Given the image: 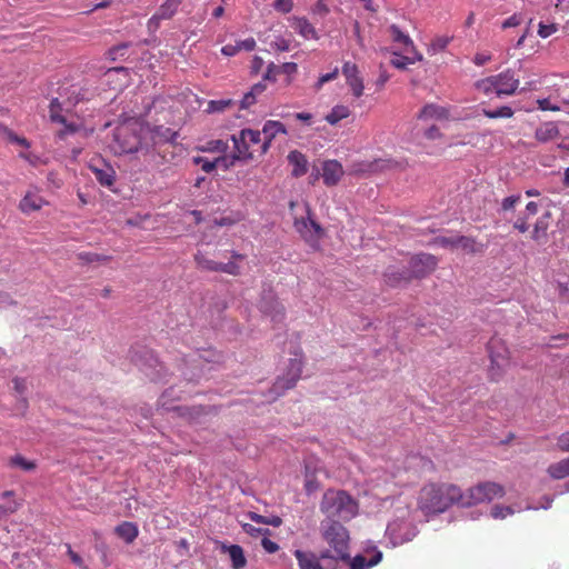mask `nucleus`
Instances as JSON below:
<instances>
[{"label": "nucleus", "instance_id": "36", "mask_svg": "<svg viewBox=\"0 0 569 569\" xmlns=\"http://www.w3.org/2000/svg\"><path fill=\"white\" fill-rule=\"evenodd\" d=\"M482 113L490 119L511 118L513 110L508 106H501L496 110L482 109Z\"/></svg>", "mask_w": 569, "mask_h": 569}, {"label": "nucleus", "instance_id": "49", "mask_svg": "<svg viewBox=\"0 0 569 569\" xmlns=\"http://www.w3.org/2000/svg\"><path fill=\"white\" fill-rule=\"evenodd\" d=\"M218 271L219 272H224V273H228V274H232V276H237L240 272V268L233 261H229L227 263L219 262Z\"/></svg>", "mask_w": 569, "mask_h": 569}, {"label": "nucleus", "instance_id": "32", "mask_svg": "<svg viewBox=\"0 0 569 569\" xmlns=\"http://www.w3.org/2000/svg\"><path fill=\"white\" fill-rule=\"evenodd\" d=\"M349 108L342 104L335 106L331 111L325 117L326 121L330 124H337L340 120L349 117Z\"/></svg>", "mask_w": 569, "mask_h": 569}, {"label": "nucleus", "instance_id": "16", "mask_svg": "<svg viewBox=\"0 0 569 569\" xmlns=\"http://www.w3.org/2000/svg\"><path fill=\"white\" fill-rule=\"evenodd\" d=\"M342 74L346 77L347 84L351 88L356 98H360L363 93V81L359 77L358 67L356 63L347 61L342 66Z\"/></svg>", "mask_w": 569, "mask_h": 569}, {"label": "nucleus", "instance_id": "19", "mask_svg": "<svg viewBox=\"0 0 569 569\" xmlns=\"http://www.w3.org/2000/svg\"><path fill=\"white\" fill-rule=\"evenodd\" d=\"M385 282L390 287H398L408 282L413 276L410 274V268L388 267L385 271Z\"/></svg>", "mask_w": 569, "mask_h": 569}, {"label": "nucleus", "instance_id": "6", "mask_svg": "<svg viewBox=\"0 0 569 569\" xmlns=\"http://www.w3.org/2000/svg\"><path fill=\"white\" fill-rule=\"evenodd\" d=\"M302 372L301 358L297 356L289 360L287 373L283 377H279L273 386L264 395L266 402H272L280 397L286 390L291 389L296 386L300 379Z\"/></svg>", "mask_w": 569, "mask_h": 569}, {"label": "nucleus", "instance_id": "41", "mask_svg": "<svg viewBox=\"0 0 569 569\" xmlns=\"http://www.w3.org/2000/svg\"><path fill=\"white\" fill-rule=\"evenodd\" d=\"M10 465L12 467L20 468V469H22L24 471H31V470H33L36 468V463L33 461L27 460L21 455H16L14 457H12L10 459Z\"/></svg>", "mask_w": 569, "mask_h": 569}, {"label": "nucleus", "instance_id": "40", "mask_svg": "<svg viewBox=\"0 0 569 569\" xmlns=\"http://www.w3.org/2000/svg\"><path fill=\"white\" fill-rule=\"evenodd\" d=\"M451 40H452V37L438 36L431 41L429 51L432 53L440 52L447 48V46L451 42Z\"/></svg>", "mask_w": 569, "mask_h": 569}, {"label": "nucleus", "instance_id": "42", "mask_svg": "<svg viewBox=\"0 0 569 569\" xmlns=\"http://www.w3.org/2000/svg\"><path fill=\"white\" fill-rule=\"evenodd\" d=\"M515 510L509 506L496 505L490 510V517L493 519H505L513 515Z\"/></svg>", "mask_w": 569, "mask_h": 569}, {"label": "nucleus", "instance_id": "44", "mask_svg": "<svg viewBox=\"0 0 569 569\" xmlns=\"http://www.w3.org/2000/svg\"><path fill=\"white\" fill-rule=\"evenodd\" d=\"M237 161L241 160L236 154L220 156L216 158L217 168H221L222 170H229Z\"/></svg>", "mask_w": 569, "mask_h": 569}, {"label": "nucleus", "instance_id": "55", "mask_svg": "<svg viewBox=\"0 0 569 569\" xmlns=\"http://www.w3.org/2000/svg\"><path fill=\"white\" fill-rule=\"evenodd\" d=\"M521 22H522V16L519 13H513L511 17H509L508 19H506L502 22L501 28L509 29V28L518 27Z\"/></svg>", "mask_w": 569, "mask_h": 569}, {"label": "nucleus", "instance_id": "29", "mask_svg": "<svg viewBox=\"0 0 569 569\" xmlns=\"http://www.w3.org/2000/svg\"><path fill=\"white\" fill-rule=\"evenodd\" d=\"M226 551L228 552L233 569H241L246 566V557L243 553V549L239 545H231L228 547H223Z\"/></svg>", "mask_w": 569, "mask_h": 569}, {"label": "nucleus", "instance_id": "24", "mask_svg": "<svg viewBox=\"0 0 569 569\" xmlns=\"http://www.w3.org/2000/svg\"><path fill=\"white\" fill-rule=\"evenodd\" d=\"M560 134L558 126L556 122L549 121L542 123L539 128L536 129L535 138L539 142H548L556 138H558Z\"/></svg>", "mask_w": 569, "mask_h": 569}, {"label": "nucleus", "instance_id": "25", "mask_svg": "<svg viewBox=\"0 0 569 569\" xmlns=\"http://www.w3.org/2000/svg\"><path fill=\"white\" fill-rule=\"evenodd\" d=\"M181 0H166L158 11L150 18V23L156 20H167L178 11Z\"/></svg>", "mask_w": 569, "mask_h": 569}, {"label": "nucleus", "instance_id": "53", "mask_svg": "<svg viewBox=\"0 0 569 569\" xmlns=\"http://www.w3.org/2000/svg\"><path fill=\"white\" fill-rule=\"evenodd\" d=\"M0 137L10 143L17 140L18 134L3 123H0Z\"/></svg>", "mask_w": 569, "mask_h": 569}, {"label": "nucleus", "instance_id": "31", "mask_svg": "<svg viewBox=\"0 0 569 569\" xmlns=\"http://www.w3.org/2000/svg\"><path fill=\"white\" fill-rule=\"evenodd\" d=\"M548 473L555 479H562L569 476V457L548 467Z\"/></svg>", "mask_w": 569, "mask_h": 569}, {"label": "nucleus", "instance_id": "2", "mask_svg": "<svg viewBox=\"0 0 569 569\" xmlns=\"http://www.w3.org/2000/svg\"><path fill=\"white\" fill-rule=\"evenodd\" d=\"M320 536L328 546L320 551V558H323V561H330L337 566L339 561L350 560V535L340 521L323 519L320 522Z\"/></svg>", "mask_w": 569, "mask_h": 569}, {"label": "nucleus", "instance_id": "12", "mask_svg": "<svg viewBox=\"0 0 569 569\" xmlns=\"http://www.w3.org/2000/svg\"><path fill=\"white\" fill-rule=\"evenodd\" d=\"M437 263L435 256L422 252L411 257L408 266L413 278H423L435 270Z\"/></svg>", "mask_w": 569, "mask_h": 569}, {"label": "nucleus", "instance_id": "8", "mask_svg": "<svg viewBox=\"0 0 569 569\" xmlns=\"http://www.w3.org/2000/svg\"><path fill=\"white\" fill-rule=\"evenodd\" d=\"M131 361L134 362L146 375L151 379L160 376L162 365L154 355V352L146 347H138L130 350Z\"/></svg>", "mask_w": 569, "mask_h": 569}, {"label": "nucleus", "instance_id": "35", "mask_svg": "<svg viewBox=\"0 0 569 569\" xmlns=\"http://www.w3.org/2000/svg\"><path fill=\"white\" fill-rule=\"evenodd\" d=\"M191 160L193 164L200 166L201 170L206 173H212L217 169L216 158L210 160L207 157L194 156Z\"/></svg>", "mask_w": 569, "mask_h": 569}, {"label": "nucleus", "instance_id": "48", "mask_svg": "<svg viewBox=\"0 0 569 569\" xmlns=\"http://www.w3.org/2000/svg\"><path fill=\"white\" fill-rule=\"evenodd\" d=\"M128 48H129L128 43H120L118 46L112 47L108 52L109 58L113 61L119 58H122L126 54Z\"/></svg>", "mask_w": 569, "mask_h": 569}, {"label": "nucleus", "instance_id": "47", "mask_svg": "<svg viewBox=\"0 0 569 569\" xmlns=\"http://www.w3.org/2000/svg\"><path fill=\"white\" fill-rule=\"evenodd\" d=\"M271 47L281 52H288L291 49V41L283 37H277L274 41L271 42Z\"/></svg>", "mask_w": 569, "mask_h": 569}, {"label": "nucleus", "instance_id": "39", "mask_svg": "<svg viewBox=\"0 0 569 569\" xmlns=\"http://www.w3.org/2000/svg\"><path fill=\"white\" fill-rule=\"evenodd\" d=\"M228 148H229L228 142L217 139V140L208 141L204 147L200 148V150L204 151V152L224 153L228 150Z\"/></svg>", "mask_w": 569, "mask_h": 569}, {"label": "nucleus", "instance_id": "28", "mask_svg": "<svg viewBox=\"0 0 569 569\" xmlns=\"http://www.w3.org/2000/svg\"><path fill=\"white\" fill-rule=\"evenodd\" d=\"M293 29L305 39H318L315 27L306 18H296Z\"/></svg>", "mask_w": 569, "mask_h": 569}, {"label": "nucleus", "instance_id": "15", "mask_svg": "<svg viewBox=\"0 0 569 569\" xmlns=\"http://www.w3.org/2000/svg\"><path fill=\"white\" fill-rule=\"evenodd\" d=\"M261 133L263 134V141L260 144V156H263L269 151L272 140L277 137V134H287L288 131L282 122L276 120H267L263 123Z\"/></svg>", "mask_w": 569, "mask_h": 569}, {"label": "nucleus", "instance_id": "26", "mask_svg": "<svg viewBox=\"0 0 569 569\" xmlns=\"http://www.w3.org/2000/svg\"><path fill=\"white\" fill-rule=\"evenodd\" d=\"M44 200L36 192H27L20 201V209L24 213H31L42 208Z\"/></svg>", "mask_w": 569, "mask_h": 569}, {"label": "nucleus", "instance_id": "30", "mask_svg": "<svg viewBox=\"0 0 569 569\" xmlns=\"http://www.w3.org/2000/svg\"><path fill=\"white\" fill-rule=\"evenodd\" d=\"M389 34L393 42L405 47L406 49H413V41L408 33H405L397 24L389 27Z\"/></svg>", "mask_w": 569, "mask_h": 569}, {"label": "nucleus", "instance_id": "52", "mask_svg": "<svg viewBox=\"0 0 569 569\" xmlns=\"http://www.w3.org/2000/svg\"><path fill=\"white\" fill-rule=\"evenodd\" d=\"M242 529L246 533H248L251 537H259L260 535L270 533L269 529L257 528L250 523L242 525Z\"/></svg>", "mask_w": 569, "mask_h": 569}, {"label": "nucleus", "instance_id": "43", "mask_svg": "<svg viewBox=\"0 0 569 569\" xmlns=\"http://www.w3.org/2000/svg\"><path fill=\"white\" fill-rule=\"evenodd\" d=\"M456 248H462L467 252L476 251V241L475 239L466 236H457L456 238Z\"/></svg>", "mask_w": 569, "mask_h": 569}, {"label": "nucleus", "instance_id": "7", "mask_svg": "<svg viewBox=\"0 0 569 569\" xmlns=\"http://www.w3.org/2000/svg\"><path fill=\"white\" fill-rule=\"evenodd\" d=\"M487 349L491 363L489 376L491 380L497 381L500 379L505 369L509 365V351L505 342L496 337L489 340Z\"/></svg>", "mask_w": 569, "mask_h": 569}, {"label": "nucleus", "instance_id": "18", "mask_svg": "<svg viewBox=\"0 0 569 569\" xmlns=\"http://www.w3.org/2000/svg\"><path fill=\"white\" fill-rule=\"evenodd\" d=\"M343 174V169L337 160H327L322 164V178L326 186H336Z\"/></svg>", "mask_w": 569, "mask_h": 569}, {"label": "nucleus", "instance_id": "5", "mask_svg": "<svg viewBox=\"0 0 569 569\" xmlns=\"http://www.w3.org/2000/svg\"><path fill=\"white\" fill-rule=\"evenodd\" d=\"M418 535V529L413 521L409 518V510L400 511L386 529V536L392 547L403 545L411 541Z\"/></svg>", "mask_w": 569, "mask_h": 569}, {"label": "nucleus", "instance_id": "4", "mask_svg": "<svg viewBox=\"0 0 569 569\" xmlns=\"http://www.w3.org/2000/svg\"><path fill=\"white\" fill-rule=\"evenodd\" d=\"M475 86L485 94L495 93L497 97L512 96L518 89L519 79L513 70L507 69L499 74L478 80Z\"/></svg>", "mask_w": 569, "mask_h": 569}, {"label": "nucleus", "instance_id": "1", "mask_svg": "<svg viewBox=\"0 0 569 569\" xmlns=\"http://www.w3.org/2000/svg\"><path fill=\"white\" fill-rule=\"evenodd\" d=\"M503 496V487L490 481L481 482L469 488L466 492L452 483L431 482L422 487L418 505L426 515H438L453 505L468 508L473 505L490 502Z\"/></svg>", "mask_w": 569, "mask_h": 569}, {"label": "nucleus", "instance_id": "13", "mask_svg": "<svg viewBox=\"0 0 569 569\" xmlns=\"http://www.w3.org/2000/svg\"><path fill=\"white\" fill-rule=\"evenodd\" d=\"M299 569H337V566L330 561H323L320 553L297 549L293 552Z\"/></svg>", "mask_w": 569, "mask_h": 569}, {"label": "nucleus", "instance_id": "27", "mask_svg": "<svg viewBox=\"0 0 569 569\" xmlns=\"http://www.w3.org/2000/svg\"><path fill=\"white\" fill-rule=\"evenodd\" d=\"M114 532L126 543H131L138 537L139 530L137 525H134L133 522L123 521L116 527Z\"/></svg>", "mask_w": 569, "mask_h": 569}, {"label": "nucleus", "instance_id": "58", "mask_svg": "<svg viewBox=\"0 0 569 569\" xmlns=\"http://www.w3.org/2000/svg\"><path fill=\"white\" fill-rule=\"evenodd\" d=\"M297 70H298V66L295 62H286V63H282L281 66H278V72L284 73L287 76L295 74L297 72Z\"/></svg>", "mask_w": 569, "mask_h": 569}, {"label": "nucleus", "instance_id": "45", "mask_svg": "<svg viewBox=\"0 0 569 569\" xmlns=\"http://www.w3.org/2000/svg\"><path fill=\"white\" fill-rule=\"evenodd\" d=\"M520 200L521 196L519 193L506 197L505 199H502L500 208L502 211H510L515 209V207L520 202Z\"/></svg>", "mask_w": 569, "mask_h": 569}, {"label": "nucleus", "instance_id": "11", "mask_svg": "<svg viewBox=\"0 0 569 569\" xmlns=\"http://www.w3.org/2000/svg\"><path fill=\"white\" fill-rule=\"evenodd\" d=\"M89 169L100 186L111 189L116 182V170L103 159H92Z\"/></svg>", "mask_w": 569, "mask_h": 569}, {"label": "nucleus", "instance_id": "56", "mask_svg": "<svg viewBox=\"0 0 569 569\" xmlns=\"http://www.w3.org/2000/svg\"><path fill=\"white\" fill-rule=\"evenodd\" d=\"M556 31H557V27L553 23H551V24H545L543 22L539 23L538 34L543 39L548 38Z\"/></svg>", "mask_w": 569, "mask_h": 569}, {"label": "nucleus", "instance_id": "61", "mask_svg": "<svg viewBox=\"0 0 569 569\" xmlns=\"http://www.w3.org/2000/svg\"><path fill=\"white\" fill-rule=\"evenodd\" d=\"M278 74H280L278 72V66L271 62L267 67V70L264 72V74H263V80L276 81Z\"/></svg>", "mask_w": 569, "mask_h": 569}, {"label": "nucleus", "instance_id": "37", "mask_svg": "<svg viewBox=\"0 0 569 569\" xmlns=\"http://www.w3.org/2000/svg\"><path fill=\"white\" fill-rule=\"evenodd\" d=\"M548 227V221H546L545 218H539L533 226L531 234L532 240L539 241L542 238L546 239Z\"/></svg>", "mask_w": 569, "mask_h": 569}, {"label": "nucleus", "instance_id": "22", "mask_svg": "<svg viewBox=\"0 0 569 569\" xmlns=\"http://www.w3.org/2000/svg\"><path fill=\"white\" fill-rule=\"evenodd\" d=\"M231 140L234 148L233 154H236L241 161H248L253 158L256 150L250 148L247 139L242 140L241 131L238 134H232Z\"/></svg>", "mask_w": 569, "mask_h": 569}, {"label": "nucleus", "instance_id": "14", "mask_svg": "<svg viewBox=\"0 0 569 569\" xmlns=\"http://www.w3.org/2000/svg\"><path fill=\"white\" fill-rule=\"evenodd\" d=\"M295 227L301 237L310 244L317 243L321 238L322 228L310 218L296 219Z\"/></svg>", "mask_w": 569, "mask_h": 569}, {"label": "nucleus", "instance_id": "20", "mask_svg": "<svg viewBox=\"0 0 569 569\" xmlns=\"http://www.w3.org/2000/svg\"><path fill=\"white\" fill-rule=\"evenodd\" d=\"M62 106L58 98H53L50 102V119L52 122L61 123L64 126L63 131L60 134L73 133L78 130L74 123L67 122L64 116L61 114Z\"/></svg>", "mask_w": 569, "mask_h": 569}, {"label": "nucleus", "instance_id": "34", "mask_svg": "<svg viewBox=\"0 0 569 569\" xmlns=\"http://www.w3.org/2000/svg\"><path fill=\"white\" fill-rule=\"evenodd\" d=\"M261 134L262 133L259 130H253V129H242L241 130L242 140L247 139L251 149H253V147L257 146V149H254V150H256V152H259V153H260V144L263 141L261 139Z\"/></svg>", "mask_w": 569, "mask_h": 569}, {"label": "nucleus", "instance_id": "62", "mask_svg": "<svg viewBox=\"0 0 569 569\" xmlns=\"http://www.w3.org/2000/svg\"><path fill=\"white\" fill-rule=\"evenodd\" d=\"M528 216H519L518 219L513 222V228L519 232L523 233L529 229L527 223Z\"/></svg>", "mask_w": 569, "mask_h": 569}, {"label": "nucleus", "instance_id": "46", "mask_svg": "<svg viewBox=\"0 0 569 569\" xmlns=\"http://www.w3.org/2000/svg\"><path fill=\"white\" fill-rule=\"evenodd\" d=\"M457 236H439L433 239V243L442 248H456Z\"/></svg>", "mask_w": 569, "mask_h": 569}, {"label": "nucleus", "instance_id": "64", "mask_svg": "<svg viewBox=\"0 0 569 569\" xmlns=\"http://www.w3.org/2000/svg\"><path fill=\"white\" fill-rule=\"evenodd\" d=\"M261 546L262 548L268 552V553H274L276 551L279 550V545L270 539H268L267 537H264L262 540H261Z\"/></svg>", "mask_w": 569, "mask_h": 569}, {"label": "nucleus", "instance_id": "23", "mask_svg": "<svg viewBox=\"0 0 569 569\" xmlns=\"http://www.w3.org/2000/svg\"><path fill=\"white\" fill-rule=\"evenodd\" d=\"M419 119H437L445 120L449 118V110L446 107L438 106L435 103L426 104L418 114Z\"/></svg>", "mask_w": 569, "mask_h": 569}, {"label": "nucleus", "instance_id": "21", "mask_svg": "<svg viewBox=\"0 0 569 569\" xmlns=\"http://www.w3.org/2000/svg\"><path fill=\"white\" fill-rule=\"evenodd\" d=\"M288 163L292 167L291 176L300 178L308 172L309 162L307 157L298 151L292 150L287 156Z\"/></svg>", "mask_w": 569, "mask_h": 569}, {"label": "nucleus", "instance_id": "60", "mask_svg": "<svg viewBox=\"0 0 569 569\" xmlns=\"http://www.w3.org/2000/svg\"><path fill=\"white\" fill-rule=\"evenodd\" d=\"M19 157L27 161L31 166H37L40 161V157L28 151H20Z\"/></svg>", "mask_w": 569, "mask_h": 569}, {"label": "nucleus", "instance_id": "54", "mask_svg": "<svg viewBox=\"0 0 569 569\" xmlns=\"http://www.w3.org/2000/svg\"><path fill=\"white\" fill-rule=\"evenodd\" d=\"M66 547H67V553H68L70 560L72 561V563H74L76 566H78L81 569H88V567L83 563L82 558L77 552H74L72 550L71 546L69 543H67Z\"/></svg>", "mask_w": 569, "mask_h": 569}, {"label": "nucleus", "instance_id": "33", "mask_svg": "<svg viewBox=\"0 0 569 569\" xmlns=\"http://www.w3.org/2000/svg\"><path fill=\"white\" fill-rule=\"evenodd\" d=\"M248 518L256 522L261 525H268L272 526L274 528H278L282 525V519L279 516H262L257 512H249Z\"/></svg>", "mask_w": 569, "mask_h": 569}, {"label": "nucleus", "instance_id": "59", "mask_svg": "<svg viewBox=\"0 0 569 569\" xmlns=\"http://www.w3.org/2000/svg\"><path fill=\"white\" fill-rule=\"evenodd\" d=\"M237 44L239 47V51L243 50L250 52L254 50L257 43L253 38H247L244 40L238 41Z\"/></svg>", "mask_w": 569, "mask_h": 569}, {"label": "nucleus", "instance_id": "38", "mask_svg": "<svg viewBox=\"0 0 569 569\" xmlns=\"http://www.w3.org/2000/svg\"><path fill=\"white\" fill-rule=\"evenodd\" d=\"M194 261H196L197 266L201 269L209 270V271H218L219 262L208 259L200 251L194 254Z\"/></svg>", "mask_w": 569, "mask_h": 569}, {"label": "nucleus", "instance_id": "57", "mask_svg": "<svg viewBox=\"0 0 569 569\" xmlns=\"http://www.w3.org/2000/svg\"><path fill=\"white\" fill-rule=\"evenodd\" d=\"M156 132L157 133H161V139L164 140V141H168V142L174 141V139L178 136V133L176 131H172L171 129L163 128V127H158L156 129Z\"/></svg>", "mask_w": 569, "mask_h": 569}, {"label": "nucleus", "instance_id": "3", "mask_svg": "<svg viewBox=\"0 0 569 569\" xmlns=\"http://www.w3.org/2000/svg\"><path fill=\"white\" fill-rule=\"evenodd\" d=\"M326 519L349 521L358 513V502L345 490L328 489L320 501Z\"/></svg>", "mask_w": 569, "mask_h": 569}, {"label": "nucleus", "instance_id": "9", "mask_svg": "<svg viewBox=\"0 0 569 569\" xmlns=\"http://www.w3.org/2000/svg\"><path fill=\"white\" fill-rule=\"evenodd\" d=\"M214 353L211 350L202 349L189 353L183 360L186 366L192 368L191 372L182 370L184 379L193 381L200 379L204 375V367L207 363L213 361Z\"/></svg>", "mask_w": 569, "mask_h": 569}, {"label": "nucleus", "instance_id": "50", "mask_svg": "<svg viewBox=\"0 0 569 569\" xmlns=\"http://www.w3.org/2000/svg\"><path fill=\"white\" fill-rule=\"evenodd\" d=\"M230 100H211L208 104L209 112H220L223 111L228 106H230Z\"/></svg>", "mask_w": 569, "mask_h": 569}, {"label": "nucleus", "instance_id": "51", "mask_svg": "<svg viewBox=\"0 0 569 569\" xmlns=\"http://www.w3.org/2000/svg\"><path fill=\"white\" fill-rule=\"evenodd\" d=\"M292 0H274L273 8L281 13H289L292 10Z\"/></svg>", "mask_w": 569, "mask_h": 569}, {"label": "nucleus", "instance_id": "63", "mask_svg": "<svg viewBox=\"0 0 569 569\" xmlns=\"http://www.w3.org/2000/svg\"><path fill=\"white\" fill-rule=\"evenodd\" d=\"M256 101H257V97L251 91H249L243 96L242 100L240 101V108L248 109L252 104H254Z\"/></svg>", "mask_w": 569, "mask_h": 569}, {"label": "nucleus", "instance_id": "10", "mask_svg": "<svg viewBox=\"0 0 569 569\" xmlns=\"http://www.w3.org/2000/svg\"><path fill=\"white\" fill-rule=\"evenodd\" d=\"M259 309L266 316H269L273 322H281L284 318V308L277 300L271 289H263L259 301Z\"/></svg>", "mask_w": 569, "mask_h": 569}, {"label": "nucleus", "instance_id": "17", "mask_svg": "<svg viewBox=\"0 0 569 569\" xmlns=\"http://www.w3.org/2000/svg\"><path fill=\"white\" fill-rule=\"evenodd\" d=\"M382 560V552L376 547L372 548L371 556L367 558L365 555H357L346 562L350 569H369L377 566Z\"/></svg>", "mask_w": 569, "mask_h": 569}]
</instances>
